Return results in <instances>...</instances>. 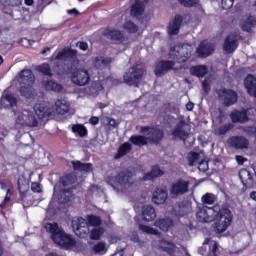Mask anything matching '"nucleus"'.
I'll return each instance as SVG.
<instances>
[{
	"label": "nucleus",
	"mask_w": 256,
	"mask_h": 256,
	"mask_svg": "<svg viewBox=\"0 0 256 256\" xmlns=\"http://www.w3.org/2000/svg\"><path fill=\"white\" fill-rule=\"evenodd\" d=\"M46 231L51 234V239L59 245V247H63L64 249H69L75 245V240L71 238L70 235L65 233L63 229L59 228L57 223H47L45 225Z\"/></svg>",
	"instance_id": "f257e3e1"
},
{
	"label": "nucleus",
	"mask_w": 256,
	"mask_h": 256,
	"mask_svg": "<svg viewBox=\"0 0 256 256\" xmlns=\"http://www.w3.org/2000/svg\"><path fill=\"white\" fill-rule=\"evenodd\" d=\"M89 225L91 227H99L101 225V218L99 216L89 215L87 216V220L83 217L72 219V229L78 237H85L89 233Z\"/></svg>",
	"instance_id": "f03ea898"
},
{
	"label": "nucleus",
	"mask_w": 256,
	"mask_h": 256,
	"mask_svg": "<svg viewBox=\"0 0 256 256\" xmlns=\"http://www.w3.org/2000/svg\"><path fill=\"white\" fill-rule=\"evenodd\" d=\"M108 183L113 187L114 191H117V193H127L129 188L133 187L135 178H133V173L130 171H122L118 173L116 177H109Z\"/></svg>",
	"instance_id": "7ed1b4c3"
},
{
	"label": "nucleus",
	"mask_w": 256,
	"mask_h": 256,
	"mask_svg": "<svg viewBox=\"0 0 256 256\" xmlns=\"http://www.w3.org/2000/svg\"><path fill=\"white\" fill-rule=\"evenodd\" d=\"M193 53V46L190 44H180L170 48V59H176L178 63H185Z\"/></svg>",
	"instance_id": "20e7f679"
},
{
	"label": "nucleus",
	"mask_w": 256,
	"mask_h": 256,
	"mask_svg": "<svg viewBox=\"0 0 256 256\" xmlns=\"http://www.w3.org/2000/svg\"><path fill=\"white\" fill-rule=\"evenodd\" d=\"M215 219H217V222L214 224L215 232L225 233V231H227V227L231 225L233 216L229 209L222 208L218 212V215L215 217Z\"/></svg>",
	"instance_id": "39448f33"
},
{
	"label": "nucleus",
	"mask_w": 256,
	"mask_h": 256,
	"mask_svg": "<svg viewBox=\"0 0 256 256\" xmlns=\"http://www.w3.org/2000/svg\"><path fill=\"white\" fill-rule=\"evenodd\" d=\"M143 75H145V70H143L141 66H132L127 72H125L123 76L124 83L127 85H136V87H139V83H141Z\"/></svg>",
	"instance_id": "423d86ee"
},
{
	"label": "nucleus",
	"mask_w": 256,
	"mask_h": 256,
	"mask_svg": "<svg viewBox=\"0 0 256 256\" xmlns=\"http://www.w3.org/2000/svg\"><path fill=\"white\" fill-rule=\"evenodd\" d=\"M221 208L219 206L207 207L203 206L198 209L196 213L197 220L200 223H211L215 219L217 215H219V211Z\"/></svg>",
	"instance_id": "0eeeda50"
},
{
	"label": "nucleus",
	"mask_w": 256,
	"mask_h": 256,
	"mask_svg": "<svg viewBox=\"0 0 256 256\" xmlns=\"http://www.w3.org/2000/svg\"><path fill=\"white\" fill-rule=\"evenodd\" d=\"M16 116V123L22 127H37L39 125L35 114L27 109L17 112Z\"/></svg>",
	"instance_id": "6e6552de"
},
{
	"label": "nucleus",
	"mask_w": 256,
	"mask_h": 256,
	"mask_svg": "<svg viewBox=\"0 0 256 256\" xmlns=\"http://www.w3.org/2000/svg\"><path fill=\"white\" fill-rule=\"evenodd\" d=\"M71 81L78 87H85V85H89L91 81V74H89V70L85 68L74 69L72 71Z\"/></svg>",
	"instance_id": "1a4fd4ad"
},
{
	"label": "nucleus",
	"mask_w": 256,
	"mask_h": 256,
	"mask_svg": "<svg viewBox=\"0 0 256 256\" xmlns=\"http://www.w3.org/2000/svg\"><path fill=\"white\" fill-rule=\"evenodd\" d=\"M141 133H143V135H147L148 143H154V145H157V143L165 137L163 130L155 127H142Z\"/></svg>",
	"instance_id": "9d476101"
},
{
	"label": "nucleus",
	"mask_w": 256,
	"mask_h": 256,
	"mask_svg": "<svg viewBox=\"0 0 256 256\" xmlns=\"http://www.w3.org/2000/svg\"><path fill=\"white\" fill-rule=\"evenodd\" d=\"M185 193H189V181L179 179L171 184L170 195L172 197H181Z\"/></svg>",
	"instance_id": "9b49d317"
},
{
	"label": "nucleus",
	"mask_w": 256,
	"mask_h": 256,
	"mask_svg": "<svg viewBox=\"0 0 256 256\" xmlns=\"http://www.w3.org/2000/svg\"><path fill=\"white\" fill-rule=\"evenodd\" d=\"M217 95L226 107H231L237 103V92L232 89L222 88L217 91Z\"/></svg>",
	"instance_id": "f8f14e48"
},
{
	"label": "nucleus",
	"mask_w": 256,
	"mask_h": 256,
	"mask_svg": "<svg viewBox=\"0 0 256 256\" xmlns=\"http://www.w3.org/2000/svg\"><path fill=\"white\" fill-rule=\"evenodd\" d=\"M34 111L38 119H47L51 115H55V108L50 103L36 104L34 106Z\"/></svg>",
	"instance_id": "ddd939ff"
},
{
	"label": "nucleus",
	"mask_w": 256,
	"mask_h": 256,
	"mask_svg": "<svg viewBox=\"0 0 256 256\" xmlns=\"http://www.w3.org/2000/svg\"><path fill=\"white\" fill-rule=\"evenodd\" d=\"M189 131H191V128L187 122H185V120H180L172 131V135L175 139H182L185 141V139L189 137Z\"/></svg>",
	"instance_id": "4468645a"
},
{
	"label": "nucleus",
	"mask_w": 256,
	"mask_h": 256,
	"mask_svg": "<svg viewBox=\"0 0 256 256\" xmlns=\"http://www.w3.org/2000/svg\"><path fill=\"white\" fill-rule=\"evenodd\" d=\"M57 61H71L72 65H79V60H77V51L73 49H64L56 55Z\"/></svg>",
	"instance_id": "2eb2a0df"
},
{
	"label": "nucleus",
	"mask_w": 256,
	"mask_h": 256,
	"mask_svg": "<svg viewBox=\"0 0 256 256\" xmlns=\"http://www.w3.org/2000/svg\"><path fill=\"white\" fill-rule=\"evenodd\" d=\"M239 38L235 34H229L223 44V50L228 53H235V50L239 46Z\"/></svg>",
	"instance_id": "dca6fc26"
},
{
	"label": "nucleus",
	"mask_w": 256,
	"mask_h": 256,
	"mask_svg": "<svg viewBox=\"0 0 256 256\" xmlns=\"http://www.w3.org/2000/svg\"><path fill=\"white\" fill-rule=\"evenodd\" d=\"M158 248L169 256H179V248L176 247L175 243L167 240H160Z\"/></svg>",
	"instance_id": "f3484780"
},
{
	"label": "nucleus",
	"mask_w": 256,
	"mask_h": 256,
	"mask_svg": "<svg viewBox=\"0 0 256 256\" xmlns=\"http://www.w3.org/2000/svg\"><path fill=\"white\" fill-rule=\"evenodd\" d=\"M167 199H169L167 188H157L152 194V201L155 205H164Z\"/></svg>",
	"instance_id": "a211bd4d"
},
{
	"label": "nucleus",
	"mask_w": 256,
	"mask_h": 256,
	"mask_svg": "<svg viewBox=\"0 0 256 256\" xmlns=\"http://www.w3.org/2000/svg\"><path fill=\"white\" fill-rule=\"evenodd\" d=\"M175 65L173 61H160L156 64L154 73L156 77H161L171 71Z\"/></svg>",
	"instance_id": "6ab92c4d"
},
{
	"label": "nucleus",
	"mask_w": 256,
	"mask_h": 256,
	"mask_svg": "<svg viewBox=\"0 0 256 256\" xmlns=\"http://www.w3.org/2000/svg\"><path fill=\"white\" fill-rule=\"evenodd\" d=\"M230 147L234 149H247L249 147V140L243 136H235L228 140Z\"/></svg>",
	"instance_id": "aec40b11"
},
{
	"label": "nucleus",
	"mask_w": 256,
	"mask_h": 256,
	"mask_svg": "<svg viewBox=\"0 0 256 256\" xmlns=\"http://www.w3.org/2000/svg\"><path fill=\"white\" fill-rule=\"evenodd\" d=\"M145 13V2L142 0H135L131 7L130 15L136 19H141Z\"/></svg>",
	"instance_id": "412c9836"
},
{
	"label": "nucleus",
	"mask_w": 256,
	"mask_h": 256,
	"mask_svg": "<svg viewBox=\"0 0 256 256\" xmlns=\"http://www.w3.org/2000/svg\"><path fill=\"white\" fill-rule=\"evenodd\" d=\"M251 109L243 110V111H233L230 114L233 123H247L249 121V112Z\"/></svg>",
	"instance_id": "4be33fe9"
},
{
	"label": "nucleus",
	"mask_w": 256,
	"mask_h": 256,
	"mask_svg": "<svg viewBox=\"0 0 256 256\" xmlns=\"http://www.w3.org/2000/svg\"><path fill=\"white\" fill-rule=\"evenodd\" d=\"M181 23H183V17L176 15L168 26L169 35H179V29H181Z\"/></svg>",
	"instance_id": "5701e85b"
},
{
	"label": "nucleus",
	"mask_w": 256,
	"mask_h": 256,
	"mask_svg": "<svg viewBox=\"0 0 256 256\" xmlns=\"http://www.w3.org/2000/svg\"><path fill=\"white\" fill-rule=\"evenodd\" d=\"M19 83L22 85H33L35 83V75L31 70H22L19 74Z\"/></svg>",
	"instance_id": "b1692460"
},
{
	"label": "nucleus",
	"mask_w": 256,
	"mask_h": 256,
	"mask_svg": "<svg viewBox=\"0 0 256 256\" xmlns=\"http://www.w3.org/2000/svg\"><path fill=\"white\" fill-rule=\"evenodd\" d=\"M213 51H214L213 44L207 41H203L202 43H200L197 49V53L199 57H209V55H211Z\"/></svg>",
	"instance_id": "393cba45"
},
{
	"label": "nucleus",
	"mask_w": 256,
	"mask_h": 256,
	"mask_svg": "<svg viewBox=\"0 0 256 256\" xmlns=\"http://www.w3.org/2000/svg\"><path fill=\"white\" fill-rule=\"evenodd\" d=\"M142 217L144 221H155L157 219V212L155 211V208L153 206H144L142 208Z\"/></svg>",
	"instance_id": "a878e982"
},
{
	"label": "nucleus",
	"mask_w": 256,
	"mask_h": 256,
	"mask_svg": "<svg viewBox=\"0 0 256 256\" xmlns=\"http://www.w3.org/2000/svg\"><path fill=\"white\" fill-rule=\"evenodd\" d=\"M54 115L57 113L58 115H65V113H69V104L65 100H57L55 102Z\"/></svg>",
	"instance_id": "bb28decb"
},
{
	"label": "nucleus",
	"mask_w": 256,
	"mask_h": 256,
	"mask_svg": "<svg viewBox=\"0 0 256 256\" xmlns=\"http://www.w3.org/2000/svg\"><path fill=\"white\" fill-rule=\"evenodd\" d=\"M246 89L251 97H256V78L253 75H248L245 79Z\"/></svg>",
	"instance_id": "cd10ccee"
},
{
	"label": "nucleus",
	"mask_w": 256,
	"mask_h": 256,
	"mask_svg": "<svg viewBox=\"0 0 256 256\" xmlns=\"http://www.w3.org/2000/svg\"><path fill=\"white\" fill-rule=\"evenodd\" d=\"M72 166L74 171H84V173H91L93 171V164L82 163L79 160L72 161Z\"/></svg>",
	"instance_id": "c85d7f7f"
},
{
	"label": "nucleus",
	"mask_w": 256,
	"mask_h": 256,
	"mask_svg": "<svg viewBox=\"0 0 256 256\" xmlns=\"http://www.w3.org/2000/svg\"><path fill=\"white\" fill-rule=\"evenodd\" d=\"M2 107H17V98L13 94H4L1 97Z\"/></svg>",
	"instance_id": "c756f323"
},
{
	"label": "nucleus",
	"mask_w": 256,
	"mask_h": 256,
	"mask_svg": "<svg viewBox=\"0 0 256 256\" xmlns=\"http://www.w3.org/2000/svg\"><path fill=\"white\" fill-rule=\"evenodd\" d=\"M162 175L163 170L159 166H153L151 171L144 175L143 181H153V179H157V177H161Z\"/></svg>",
	"instance_id": "7c9ffc66"
},
{
	"label": "nucleus",
	"mask_w": 256,
	"mask_h": 256,
	"mask_svg": "<svg viewBox=\"0 0 256 256\" xmlns=\"http://www.w3.org/2000/svg\"><path fill=\"white\" fill-rule=\"evenodd\" d=\"M204 157L205 155L203 153L190 152L187 156L188 165H190V167H195V165H199Z\"/></svg>",
	"instance_id": "2f4dec72"
},
{
	"label": "nucleus",
	"mask_w": 256,
	"mask_h": 256,
	"mask_svg": "<svg viewBox=\"0 0 256 256\" xmlns=\"http://www.w3.org/2000/svg\"><path fill=\"white\" fill-rule=\"evenodd\" d=\"M239 179L245 187H247V185L253 184V177L251 176V172H249L247 169L240 170Z\"/></svg>",
	"instance_id": "473e14b6"
},
{
	"label": "nucleus",
	"mask_w": 256,
	"mask_h": 256,
	"mask_svg": "<svg viewBox=\"0 0 256 256\" xmlns=\"http://www.w3.org/2000/svg\"><path fill=\"white\" fill-rule=\"evenodd\" d=\"M154 227L160 228L161 231H169V229H171V227H173V220H171L169 218L157 220L154 223Z\"/></svg>",
	"instance_id": "72a5a7b5"
},
{
	"label": "nucleus",
	"mask_w": 256,
	"mask_h": 256,
	"mask_svg": "<svg viewBox=\"0 0 256 256\" xmlns=\"http://www.w3.org/2000/svg\"><path fill=\"white\" fill-rule=\"evenodd\" d=\"M129 141L130 143H132L133 145H136L137 147H143L147 145V143H149L148 138L141 135H134L130 137Z\"/></svg>",
	"instance_id": "f704fd0d"
},
{
	"label": "nucleus",
	"mask_w": 256,
	"mask_h": 256,
	"mask_svg": "<svg viewBox=\"0 0 256 256\" xmlns=\"http://www.w3.org/2000/svg\"><path fill=\"white\" fill-rule=\"evenodd\" d=\"M207 66L200 65V66H194L190 69L191 75H194L195 77H205L208 73Z\"/></svg>",
	"instance_id": "c9c22d12"
},
{
	"label": "nucleus",
	"mask_w": 256,
	"mask_h": 256,
	"mask_svg": "<svg viewBox=\"0 0 256 256\" xmlns=\"http://www.w3.org/2000/svg\"><path fill=\"white\" fill-rule=\"evenodd\" d=\"M256 25V18L253 16L248 17L247 19L241 22V28L243 31H247L248 33L255 27Z\"/></svg>",
	"instance_id": "e433bc0d"
},
{
	"label": "nucleus",
	"mask_w": 256,
	"mask_h": 256,
	"mask_svg": "<svg viewBox=\"0 0 256 256\" xmlns=\"http://www.w3.org/2000/svg\"><path fill=\"white\" fill-rule=\"evenodd\" d=\"M111 61V58L96 57L93 63L96 69H105V67L111 65Z\"/></svg>",
	"instance_id": "4c0bfd02"
},
{
	"label": "nucleus",
	"mask_w": 256,
	"mask_h": 256,
	"mask_svg": "<svg viewBox=\"0 0 256 256\" xmlns=\"http://www.w3.org/2000/svg\"><path fill=\"white\" fill-rule=\"evenodd\" d=\"M72 133L78 135V137H87L88 131L87 128L84 127L83 124H73L72 125Z\"/></svg>",
	"instance_id": "58836bf2"
},
{
	"label": "nucleus",
	"mask_w": 256,
	"mask_h": 256,
	"mask_svg": "<svg viewBox=\"0 0 256 256\" xmlns=\"http://www.w3.org/2000/svg\"><path fill=\"white\" fill-rule=\"evenodd\" d=\"M18 190L20 193V199L23 201L27 197V192L29 191V182L27 181H18Z\"/></svg>",
	"instance_id": "ea45409f"
},
{
	"label": "nucleus",
	"mask_w": 256,
	"mask_h": 256,
	"mask_svg": "<svg viewBox=\"0 0 256 256\" xmlns=\"http://www.w3.org/2000/svg\"><path fill=\"white\" fill-rule=\"evenodd\" d=\"M20 93L22 97H25L26 99H31L32 97H35V89H33L31 85L22 86L20 88Z\"/></svg>",
	"instance_id": "a19ab883"
},
{
	"label": "nucleus",
	"mask_w": 256,
	"mask_h": 256,
	"mask_svg": "<svg viewBox=\"0 0 256 256\" xmlns=\"http://www.w3.org/2000/svg\"><path fill=\"white\" fill-rule=\"evenodd\" d=\"M129 151H131V144H129V143L122 144L118 149L116 159H119L121 157H125V155H127V153H129Z\"/></svg>",
	"instance_id": "79ce46f5"
},
{
	"label": "nucleus",
	"mask_w": 256,
	"mask_h": 256,
	"mask_svg": "<svg viewBox=\"0 0 256 256\" xmlns=\"http://www.w3.org/2000/svg\"><path fill=\"white\" fill-rule=\"evenodd\" d=\"M73 198V191L71 190H62L60 193L59 201L60 203H69Z\"/></svg>",
	"instance_id": "37998d69"
},
{
	"label": "nucleus",
	"mask_w": 256,
	"mask_h": 256,
	"mask_svg": "<svg viewBox=\"0 0 256 256\" xmlns=\"http://www.w3.org/2000/svg\"><path fill=\"white\" fill-rule=\"evenodd\" d=\"M103 233H105V229H103L101 227L94 228L90 232V239H92V241H99L101 239V235H103Z\"/></svg>",
	"instance_id": "c03bdc74"
},
{
	"label": "nucleus",
	"mask_w": 256,
	"mask_h": 256,
	"mask_svg": "<svg viewBox=\"0 0 256 256\" xmlns=\"http://www.w3.org/2000/svg\"><path fill=\"white\" fill-rule=\"evenodd\" d=\"M44 85H45L47 91H58V92L63 91V86L54 81L44 82Z\"/></svg>",
	"instance_id": "a18cd8bd"
},
{
	"label": "nucleus",
	"mask_w": 256,
	"mask_h": 256,
	"mask_svg": "<svg viewBox=\"0 0 256 256\" xmlns=\"http://www.w3.org/2000/svg\"><path fill=\"white\" fill-rule=\"evenodd\" d=\"M92 251L98 255H105L107 245L104 242H98L93 246Z\"/></svg>",
	"instance_id": "49530a36"
},
{
	"label": "nucleus",
	"mask_w": 256,
	"mask_h": 256,
	"mask_svg": "<svg viewBox=\"0 0 256 256\" xmlns=\"http://www.w3.org/2000/svg\"><path fill=\"white\" fill-rule=\"evenodd\" d=\"M108 36L112 41H123V33L119 30H112L108 33Z\"/></svg>",
	"instance_id": "de8ad7c7"
},
{
	"label": "nucleus",
	"mask_w": 256,
	"mask_h": 256,
	"mask_svg": "<svg viewBox=\"0 0 256 256\" xmlns=\"http://www.w3.org/2000/svg\"><path fill=\"white\" fill-rule=\"evenodd\" d=\"M139 229L142 231V233H147V235H159V231L143 224L139 225Z\"/></svg>",
	"instance_id": "09e8293b"
},
{
	"label": "nucleus",
	"mask_w": 256,
	"mask_h": 256,
	"mask_svg": "<svg viewBox=\"0 0 256 256\" xmlns=\"http://www.w3.org/2000/svg\"><path fill=\"white\" fill-rule=\"evenodd\" d=\"M215 195L211 193H207L204 196H202V203L204 205H213L215 203Z\"/></svg>",
	"instance_id": "8fccbe9b"
},
{
	"label": "nucleus",
	"mask_w": 256,
	"mask_h": 256,
	"mask_svg": "<svg viewBox=\"0 0 256 256\" xmlns=\"http://www.w3.org/2000/svg\"><path fill=\"white\" fill-rule=\"evenodd\" d=\"M2 189H3V191H6V195H5L2 203L0 204V207H4L5 205H7V203H9V201H11V196L13 195V193L11 192V189L5 188L4 185H2Z\"/></svg>",
	"instance_id": "3c124183"
},
{
	"label": "nucleus",
	"mask_w": 256,
	"mask_h": 256,
	"mask_svg": "<svg viewBox=\"0 0 256 256\" xmlns=\"http://www.w3.org/2000/svg\"><path fill=\"white\" fill-rule=\"evenodd\" d=\"M38 71L43 75H47L48 77H53V73H51V67L48 64H42L38 67Z\"/></svg>",
	"instance_id": "603ef678"
},
{
	"label": "nucleus",
	"mask_w": 256,
	"mask_h": 256,
	"mask_svg": "<svg viewBox=\"0 0 256 256\" xmlns=\"http://www.w3.org/2000/svg\"><path fill=\"white\" fill-rule=\"evenodd\" d=\"M180 5L184 7H197L199 0H178Z\"/></svg>",
	"instance_id": "864d4df0"
},
{
	"label": "nucleus",
	"mask_w": 256,
	"mask_h": 256,
	"mask_svg": "<svg viewBox=\"0 0 256 256\" xmlns=\"http://www.w3.org/2000/svg\"><path fill=\"white\" fill-rule=\"evenodd\" d=\"M124 29H126V31H129V33H137V25H135V23H133L132 21H126L124 23Z\"/></svg>",
	"instance_id": "5fc2aeb1"
},
{
	"label": "nucleus",
	"mask_w": 256,
	"mask_h": 256,
	"mask_svg": "<svg viewBox=\"0 0 256 256\" xmlns=\"http://www.w3.org/2000/svg\"><path fill=\"white\" fill-rule=\"evenodd\" d=\"M231 124H225L223 126H220L218 129L215 130L216 135H225L227 131H230Z\"/></svg>",
	"instance_id": "6e6d98bb"
},
{
	"label": "nucleus",
	"mask_w": 256,
	"mask_h": 256,
	"mask_svg": "<svg viewBox=\"0 0 256 256\" xmlns=\"http://www.w3.org/2000/svg\"><path fill=\"white\" fill-rule=\"evenodd\" d=\"M197 166L199 171H202L203 173H205V171H209V162H207L204 158L201 159Z\"/></svg>",
	"instance_id": "4d7b16f0"
},
{
	"label": "nucleus",
	"mask_w": 256,
	"mask_h": 256,
	"mask_svg": "<svg viewBox=\"0 0 256 256\" xmlns=\"http://www.w3.org/2000/svg\"><path fill=\"white\" fill-rule=\"evenodd\" d=\"M75 181H77V178L71 175H68L66 177H64L62 179V183L64 185V187H67V185H73V183H75Z\"/></svg>",
	"instance_id": "13d9d810"
},
{
	"label": "nucleus",
	"mask_w": 256,
	"mask_h": 256,
	"mask_svg": "<svg viewBox=\"0 0 256 256\" xmlns=\"http://www.w3.org/2000/svg\"><path fill=\"white\" fill-rule=\"evenodd\" d=\"M22 143L23 145H29L30 143H33V136L29 134V132H26L22 135Z\"/></svg>",
	"instance_id": "bf43d9fd"
},
{
	"label": "nucleus",
	"mask_w": 256,
	"mask_h": 256,
	"mask_svg": "<svg viewBox=\"0 0 256 256\" xmlns=\"http://www.w3.org/2000/svg\"><path fill=\"white\" fill-rule=\"evenodd\" d=\"M234 3H235V0H222V8L231 9Z\"/></svg>",
	"instance_id": "052dcab7"
},
{
	"label": "nucleus",
	"mask_w": 256,
	"mask_h": 256,
	"mask_svg": "<svg viewBox=\"0 0 256 256\" xmlns=\"http://www.w3.org/2000/svg\"><path fill=\"white\" fill-rule=\"evenodd\" d=\"M31 191L33 193H41V184H39L37 182H33L31 184Z\"/></svg>",
	"instance_id": "680f3d73"
},
{
	"label": "nucleus",
	"mask_w": 256,
	"mask_h": 256,
	"mask_svg": "<svg viewBox=\"0 0 256 256\" xmlns=\"http://www.w3.org/2000/svg\"><path fill=\"white\" fill-rule=\"evenodd\" d=\"M11 7H21L23 5V0H8Z\"/></svg>",
	"instance_id": "e2e57ef3"
},
{
	"label": "nucleus",
	"mask_w": 256,
	"mask_h": 256,
	"mask_svg": "<svg viewBox=\"0 0 256 256\" xmlns=\"http://www.w3.org/2000/svg\"><path fill=\"white\" fill-rule=\"evenodd\" d=\"M76 46L79 47L81 51H87V49H89V45L86 42H78Z\"/></svg>",
	"instance_id": "0e129e2a"
},
{
	"label": "nucleus",
	"mask_w": 256,
	"mask_h": 256,
	"mask_svg": "<svg viewBox=\"0 0 256 256\" xmlns=\"http://www.w3.org/2000/svg\"><path fill=\"white\" fill-rule=\"evenodd\" d=\"M202 86H203L205 93H209V91H211V86L209 85V82H207V80H204L202 82Z\"/></svg>",
	"instance_id": "69168bd1"
},
{
	"label": "nucleus",
	"mask_w": 256,
	"mask_h": 256,
	"mask_svg": "<svg viewBox=\"0 0 256 256\" xmlns=\"http://www.w3.org/2000/svg\"><path fill=\"white\" fill-rule=\"evenodd\" d=\"M236 161L239 165H243L245 163V161H247V159H245V157H243L241 155H237L236 156Z\"/></svg>",
	"instance_id": "338daca9"
},
{
	"label": "nucleus",
	"mask_w": 256,
	"mask_h": 256,
	"mask_svg": "<svg viewBox=\"0 0 256 256\" xmlns=\"http://www.w3.org/2000/svg\"><path fill=\"white\" fill-rule=\"evenodd\" d=\"M90 125H97V123H99V118L98 117H91L89 120Z\"/></svg>",
	"instance_id": "774afa93"
}]
</instances>
